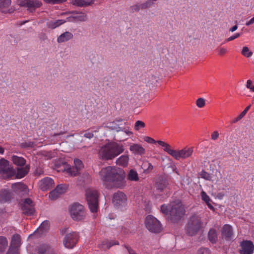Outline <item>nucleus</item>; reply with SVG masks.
Here are the masks:
<instances>
[{"label": "nucleus", "mask_w": 254, "mask_h": 254, "mask_svg": "<svg viewBox=\"0 0 254 254\" xmlns=\"http://www.w3.org/2000/svg\"><path fill=\"white\" fill-rule=\"evenodd\" d=\"M99 176L103 186L107 189L122 188L126 186V174L122 169L107 166L101 170Z\"/></svg>", "instance_id": "nucleus-1"}, {"label": "nucleus", "mask_w": 254, "mask_h": 254, "mask_svg": "<svg viewBox=\"0 0 254 254\" xmlns=\"http://www.w3.org/2000/svg\"><path fill=\"white\" fill-rule=\"evenodd\" d=\"M161 211L165 215L169 214L168 217L172 222H178L185 214L184 206L179 200L171 202L168 205H162Z\"/></svg>", "instance_id": "nucleus-2"}, {"label": "nucleus", "mask_w": 254, "mask_h": 254, "mask_svg": "<svg viewBox=\"0 0 254 254\" xmlns=\"http://www.w3.org/2000/svg\"><path fill=\"white\" fill-rule=\"evenodd\" d=\"M124 146L116 142H110L101 146L98 152L99 158L103 160H112L124 151Z\"/></svg>", "instance_id": "nucleus-3"}, {"label": "nucleus", "mask_w": 254, "mask_h": 254, "mask_svg": "<svg viewBox=\"0 0 254 254\" xmlns=\"http://www.w3.org/2000/svg\"><path fill=\"white\" fill-rule=\"evenodd\" d=\"M122 121V119L116 120L113 122L107 123L105 126L106 127L112 130H115L117 132L121 131V135L119 134L117 136V140L120 141L127 140L129 136L133 134L132 132L129 131L128 128L121 126L122 124L120 123Z\"/></svg>", "instance_id": "nucleus-4"}, {"label": "nucleus", "mask_w": 254, "mask_h": 254, "mask_svg": "<svg viewBox=\"0 0 254 254\" xmlns=\"http://www.w3.org/2000/svg\"><path fill=\"white\" fill-rule=\"evenodd\" d=\"M86 199L90 211L97 212L99 208V192L94 189H88L86 190Z\"/></svg>", "instance_id": "nucleus-5"}, {"label": "nucleus", "mask_w": 254, "mask_h": 254, "mask_svg": "<svg viewBox=\"0 0 254 254\" xmlns=\"http://www.w3.org/2000/svg\"><path fill=\"white\" fill-rule=\"evenodd\" d=\"M201 228L200 218L197 215L192 216L186 228L187 233L191 236L196 235Z\"/></svg>", "instance_id": "nucleus-6"}, {"label": "nucleus", "mask_w": 254, "mask_h": 254, "mask_svg": "<svg viewBox=\"0 0 254 254\" xmlns=\"http://www.w3.org/2000/svg\"><path fill=\"white\" fill-rule=\"evenodd\" d=\"M145 224L146 228L151 232L158 233L162 230L160 222L152 215H148L146 217Z\"/></svg>", "instance_id": "nucleus-7"}, {"label": "nucleus", "mask_w": 254, "mask_h": 254, "mask_svg": "<svg viewBox=\"0 0 254 254\" xmlns=\"http://www.w3.org/2000/svg\"><path fill=\"white\" fill-rule=\"evenodd\" d=\"M70 212L72 218L75 221L81 220L85 216L83 206L77 203L71 205Z\"/></svg>", "instance_id": "nucleus-8"}, {"label": "nucleus", "mask_w": 254, "mask_h": 254, "mask_svg": "<svg viewBox=\"0 0 254 254\" xmlns=\"http://www.w3.org/2000/svg\"><path fill=\"white\" fill-rule=\"evenodd\" d=\"M14 173V170L9 167V162L1 158L0 160V174L3 177L9 178L12 177Z\"/></svg>", "instance_id": "nucleus-9"}, {"label": "nucleus", "mask_w": 254, "mask_h": 254, "mask_svg": "<svg viewBox=\"0 0 254 254\" xmlns=\"http://www.w3.org/2000/svg\"><path fill=\"white\" fill-rule=\"evenodd\" d=\"M18 4L20 6L26 7L29 12H33L40 7L42 3L39 0H18Z\"/></svg>", "instance_id": "nucleus-10"}, {"label": "nucleus", "mask_w": 254, "mask_h": 254, "mask_svg": "<svg viewBox=\"0 0 254 254\" xmlns=\"http://www.w3.org/2000/svg\"><path fill=\"white\" fill-rule=\"evenodd\" d=\"M127 197L126 195L121 191L115 193L113 196V203L117 208H120L127 204Z\"/></svg>", "instance_id": "nucleus-11"}, {"label": "nucleus", "mask_w": 254, "mask_h": 254, "mask_svg": "<svg viewBox=\"0 0 254 254\" xmlns=\"http://www.w3.org/2000/svg\"><path fill=\"white\" fill-rule=\"evenodd\" d=\"M78 235L75 232H72L67 234L64 240V244L67 248L74 247L78 240Z\"/></svg>", "instance_id": "nucleus-12"}, {"label": "nucleus", "mask_w": 254, "mask_h": 254, "mask_svg": "<svg viewBox=\"0 0 254 254\" xmlns=\"http://www.w3.org/2000/svg\"><path fill=\"white\" fill-rule=\"evenodd\" d=\"M193 152L192 147H185L181 150H177L175 159L179 160L180 159H186L191 156Z\"/></svg>", "instance_id": "nucleus-13"}, {"label": "nucleus", "mask_w": 254, "mask_h": 254, "mask_svg": "<svg viewBox=\"0 0 254 254\" xmlns=\"http://www.w3.org/2000/svg\"><path fill=\"white\" fill-rule=\"evenodd\" d=\"M87 16L86 13L82 12L73 11L72 15L68 17L67 19L69 22H84L87 20Z\"/></svg>", "instance_id": "nucleus-14"}, {"label": "nucleus", "mask_w": 254, "mask_h": 254, "mask_svg": "<svg viewBox=\"0 0 254 254\" xmlns=\"http://www.w3.org/2000/svg\"><path fill=\"white\" fill-rule=\"evenodd\" d=\"M240 254H253L254 251V245L250 241H243L240 244Z\"/></svg>", "instance_id": "nucleus-15"}, {"label": "nucleus", "mask_w": 254, "mask_h": 254, "mask_svg": "<svg viewBox=\"0 0 254 254\" xmlns=\"http://www.w3.org/2000/svg\"><path fill=\"white\" fill-rule=\"evenodd\" d=\"M21 209L25 214L32 215L34 212V208L32 200L30 198L25 199L22 204Z\"/></svg>", "instance_id": "nucleus-16"}, {"label": "nucleus", "mask_w": 254, "mask_h": 254, "mask_svg": "<svg viewBox=\"0 0 254 254\" xmlns=\"http://www.w3.org/2000/svg\"><path fill=\"white\" fill-rule=\"evenodd\" d=\"M222 237L226 241H230L233 237V229L231 225L225 224L222 229Z\"/></svg>", "instance_id": "nucleus-17"}, {"label": "nucleus", "mask_w": 254, "mask_h": 254, "mask_svg": "<svg viewBox=\"0 0 254 254\" xmlns=\"http://www.w3.org/2000/svg\"><path fill=\"white\" fill-rule=\"evenodd\" d=\"M54 185V180L49 177H46L40 182V188L43 191L51 189Z\"/></svg>", "instance_id": "nucleus-18"}, {"label": "nucleus", "mask_w": 254, "mask_h": 254, "mask_svg": "<svg viewBox=\"0 0 254 254\" xmlns=\"http://www.w3.org/2000/svg\"><path fill=\"white\" fill-rule=\"evenodd\" d=\"M11 188L13 191L18 194H23L27 193L28 190L27 187L22 183L13 184L12 185Z\"/></svg>", "instance_id": "nucleus-19"}, {"label": "nucleus", "mask_w": 254, "mask_h": 254, "mask_svg": "<svg viewBox=\"0 0 254 254\" xmlns=\"http://www.w3.org/2000/svg\"><path fill=\"white\" fill-rule=\"evenodd\" d=\"M151 6V0H147L143 3H137L132 5L130 7V10L131 12L138 11L140 9H143L148 8Z\"/></svg>", "instance_id": "nucleus-20"}, {"label": "nucleus", "mask_w": 254, "mask_h": 254, "mask_svg": "<svg viewBox=\"0 0 254 254\" xmlns=\"http://www.w3.org/2000/svg\"><path fill=\"white\" fill-rule=\"evenodd\" d=\"M38 253L39 254H56L54 250L47 244L40 245L38 247Z\"/></svg>", "instance_id": "nucleus-21"}, {"label": "nucleus", "mask_w": 254, "mask_h": 254, "mask_svg": "<svg viewBox=\"0 0 254 254\" xmlns=\"http://www.w3.org/2000/svg\"><path fill=\"white\" fill-rule=\"evenodd\" d=\"M129 149L134 154L142 155L145 153V149L139 144L133 143L130 146Z\"/></svg>", "instance_id": "nucleus-22"}, {"label": "nucleus", "mask_w": 254, "mask_h": 254, "mask_svg": "<svg viewBox=\"0 0 254 254\" xmlns=\"http://www.w3.org/2000/svg\"><path fill=\"white\" fill-rule=\"evenodd\" d=\"M157 142L159 145L164 147V150L165 151L175 158L177 150L173 149L169 144L163 141L158 140L157 141Z\"/></svg>", "instance_id": "nucleus-23"}, {"label": "nucleus", "mask_w": 254, "mask_h": 254, "mask_svg": "<svg viewBox=\"0 0 254 254\" xmlns=\"http://www.w3.org/2000/svg\"><path fill=\"white\" fill-rule=\"evenodd\" d=\"M11 193L9 190L4 189L0 190V202H7L11 199Z\"/></svg>", "instance_id": "nucleus-24"}, {"label": "nucleus", "mask_w": 254, "mask_h": 254, "mask_svg": "<svg viewBox=\"0 0 254 254\" xmlns=\"http://www.w3.org/2000/svg\"><path fill=\"white\" fill-rule=\"evenodd\" d=\"M73 35L70 32L66 31L61 34L57 38V42L59 43H64L73 38Z\"/></svg>", "instance_id": "nucleus-25"}, {"label": "nucleus", "mask_w": 254, "mask_h": 254, "mask_svg": "<svg viewBox=\"0 0 254 254\" xmlns=\"http://www.w3.org/2000/svg\"><path fill=\"white\" fill-rule=\"evenodd\" d=\"M20 245L21 238L20 235L17 234L13 235L10 246L19 249Z\"/></svg>", "instance_id": "nucleus-26"}, {"label": "nucleus", "mask_w": 254, "mask_h": 254, "mask_svg": "<svg viewBox=\"0 0 254 254\" xmlns=\"http://www.w3.org/2000/svg\"><path fill=\"white\" fill-rule=\"evenodd\" d=\"M129 157L127 155H123L116 160V164L122 167H127L128 165Z\"/></svg>", "instance_id": "nucleus-27"}, {"label": "nucleus", "mask_w": 254, "mask_h": 254, "mask_svg": "<svg viewBox=\"0 0 254 254\" xmlns=\"http://www.w3.org/2000/svg\"><path fill=\"white\" fill-rule=\"evenodd\" d=\"M29 171V167L26 166L24 167L18 168L16 174V178L21 179L25 176Z\"/></svg>", "instance_id": "nucleus-28"}, {"label": "nucleus", "mask_w": 254, "mask_h": 254, "mask_svg": "<svg viewBox=\"0 0 254 254\" xmlns=\"http://www.w3.org/2000/svg\"><path fill=\"white\" fill-rule=\"evenodd\" d=\"M11 160L17 166H23L26 163V160L24 158L16 155L12 156Z\"/></svg>", "instance_id": "nucleus-29"}, {"label": "nucleus", "mask_w": 254, "mask_h": 254, "mask_svg": "<svg viewBox=\"0 0 254 254\" xmlns=\"http://www.w3.org/2000/svg\"><path fill=\"white\" fill-rule=\"evenodd\" d=\"M200 195L202 200L206 203L208 208L211 210L214 211L215 208L210 203L211 199L206 193L204 191L202 190L201 192Z\"/></svg>", "instance_id": "nucleus-30"}, {"label": "nucleus", "mask_w": 254, "mask_h": 254, "mask_svg": "<svg viewBox=\"0 0 254 254\" xmlns=\"http://www.w3.org/2000/svg\"><path fill=\"white\" fill-rule=\"evenodd\" d=\"M119 243L118 241H109L108 240H105L103 241L100 244H99V247L101 248L104 249H109L111 247L116 245H119Z\"/></svg>", "instance_id": "nucleus-31"}, {"label": "nucleus", "mask_w": 254, "mask_h": 254, "mask_svg": "<svg viewBox=\"0 0 254 254\" xmlns=\"http://www.w3.org/2000/svg\"><path fill=\"white\" fill-rule=\"evenodd\" d=\"M11 3V0H0V10L2 12L7 13Z\"/></svg>", "instance_id": "nucleus-32"}, {"label": "nucleus", "mask_w": 254, "mask_h": 254, "mask_svg": "<svg viewBox=\"0 0 254 254\" xmlns=\"http://www.w3.org/2000/svg\"><path fill=\"white\" fill-rule=\"evenodd\" d=\"M155 187L156 190L155 191L154 193L156 195H161L162 194L160 193L162 192L166 188V184L164 181H160L156 184Z\"/></svg>", "instance_id": "nucleus-33"}, {"label": "nucleus", "mask_w": 254, "mask_h": 254, "mask_svg": "<svg viewBox=\"0 0 254 254\" xmlns=\"http://www.w3.org/2000/svg\"><path fill=\"white\" fill-rule=\"evenodd\" d=\"M65 22V20L63 19L51 20L47 23V27L49 28L55 29L64 23Z\"/></svg>", "instance_id": "nucleus-34"}, {"label": "nucleus", "mask_w": 254, "mask_h": 254, "mask_svg": "<svg viewBox=\"0 0 254 254\" xmlns=\"http://www.w3.org/2000/svg\"><path fill=\"white\" fill-rule=\"evenodd\" d=\"M208 237L209 241L211 243H216L218 239L216 230L214 229H210L208 232Z\"/></svg>", "instance_id": "nucleus-35"}, {"label": "nucleus", "mask_w": 254, "mask_h": 254, "mask_svg": "<svg viewBox=\"0 0 254 254\" xmlns=\"http://www.w3.org/2000/svg\"><path fill=\"white\" fill-rule=\"evenodd\" d=\"M99 128V127H93L87 129L84 132L83 136L88 139H91L94 136V132H98Z\"/></svg>", "instance_id": "nucleus-36"}, {"label": "nucleus", "mask_w": 254, "mask_h": 254, "mask_svg": "<svg viewBox=\"0 0 254 254\" xmlns=\"http://www.w3.org/2000/svg\"><path fill=\"white\" fill-rule=\"evenodd\" d=\"M127 179L131 181H138L139 177L137 172L133 169L130 170L127 175Z\"/></svg>", "instance_id": "nucleus-37"}, {"label": "nucleus", "mask_w": 254, "mask_h": 254, "mask_svg": "<svg viewBox=\"0 0 254 254\" xmlns=\"http://www.w3.org/2000/svg\"><path fill=\"white\" fill-rule=\"evenodd\" d=\"M8 246V241L6 237L0 236V252H4Z\"/></svg>", "instance_id": "nucleus-38"}, {"label": "nucleus", "mask_w": 254, "mask_h": 254, "mask_svg": "<svg viewBox=\"0 0 254 254\" xmlns=\"http://www.w3.org/2000/svg\"><path fill=\"white\" fill-rule=\"evenodd\" d=\"M94 1V0H75L73 4L79 6H85L90 5Z\"/></svg>", "instance_id": "nucleus-39"}, {"label": "nucleus", "mask_w": 254, "mask_h": 254, "mask_svg": "<svg viewBox=\"0 0 254 254\" xmlns=\"http://www.w3.org/2000/svg\"><path fill=\"white\" fill-rule=\"evenodd\" d=\"M50 227V222L49 221L46 220L43 221L42 224L40 225L39 228L38 229V231L41 232L42 233H43L46 231H47Z\"/></svg>", "instance_id": "nucleus-40"}, {"label": "nucleus", "mask_w": 254, "mask_h": 254, "mask_svg": "<svg viewBox=\"0 0 254 254\" xmlns=\"http://www.w3.org/2000/svg\"><path fill=\"white\" fill-rule=\"evenodd\" d=\"M251 105L248 106L237 118L233 120L232 123H236L241 120L247 114L251 108Z\"/></svg>", "instance_id": "nucleus-41"}, {"label": "nucleus", "mask_w": 254, "mask_h": 254, "mask_svg": "<svg viewBox=\"0 0 254 254\" xmlns=\"http://www.w3.org/2000/svg\"><path fill=\"white\" fill-rule=\"evenodd\" d=\"M142 168L144 170V172L146 173H148L152 170L153 166L148 161H145L143 163Z\"/></svg>", "instance_id": "nucleus-42"}, {"label": "nucleus", "mask_w": 254, "mask_h": 254, "mask_svg": "<svg viewBox=\"0 0 254 254\" xmlns=\"http://www.w3.org/2000/svg\"><path fill=\"white\" fill-rule=\"evenodd\" d=\"M200 177L205 180L214 182V180L212 179L211 175L208 172L204 170H202L200 173Z\"/></svg>", "instance_id": "nucleus-43"}, {"label": "nucleus", "mask_w": 254, "mask_h": 254, "mask_svg": "<svg viewBox=\"0 0 254 254\" xmlns=\"http://www.w3.org/2000/svg\"><path fill=\"white\" fill-rule=\"evenodd\" d=\"M241 54L247 58H250L253 55V52L250 51L248 47H244L243 48Z\"/></svg>", "instance_id": "nucleus-44"}, {"label": "nucleus", "mask_w": 254, "mask_h": 254, "mask_svg": "<svg viewBox=\"0 0 254 254\" xmlns=\"http://www.w3.org/2000/svg\"><path fill=\"white\" fill-rule=\"evenodd\" d=\"M67 188V186L65 185L61 184L58 185L55 190L61 195L66 191Z\"/></svg>", "instance_id": "nucleus-45"}, {"label": "nucleus", "mask_w": 254, "mask_h": 254, "mask_svg": "<svg viewBox=\"0 0 254 254\" xmlns=\"http://www.w3.org/2000/svg\"><path fill=\"white\" fill-rule=\"evenodd\" d=\"M66 171L71 176H75L79 173V170L75 167H72L68 168Z\"/></svg>", "instance_id": "nucleus-46"}, {"label": "nucleus", "mask_w": 254, "mask_h": 254, "mask_svg": "<svg viewBox=\"0 0 254 254\" xmlns=\"http://www.w3.org/2000/svg\"><path fill=\"white\" fill-rule=\"evenodd\" d=\"M145 127V124L143 122L137 121L135 123L134 128L135 130H139L140 129L144 128Z\"/></svg>", "instance_id": "nucleus-47"}, {"label": "nucleus", "mask_w": 254, "mask_h": 254, "mask_svg": "<svg viewBox=\"0 0 254 254\" xmlns=\"http://www.w3.org/2000/svg\"><path fill=\"white\" fill-rule=\"evenodd\" d=\"M60 194L55 189L51 191L49 193V198L51 199H56L58 198L60 196Z\"/></svg>", "instance_id": "nucleus-48"}, {"label": "nucleus", "mask_w": 254, "mask_h": 254, "mask_svg": "<svg viewBox=\"0 0 254 254\" xmlns=\"http://www.w3.org/2000/svg\"><path fill=\"white\" fill-rule=\"evenodd\" d=\"M196 106L200 108H203L205 105V102L204 99L202 98H199L196 101Z\"/></svg>", "instance_id": "nucleus-49"}, {"label": "nucleus", "mask_w": 254, "mask_h": 254, "mask_svg": "<svg viewBox=\"0 0 254 254\" xmlns=\"http://www.w3.org/2000/svg\"><path fill=\"white\" fill-rule=\"evenodd\" d=\"M74 167L80 170L83 167V164L81 160L76 159L74 161Z\"/></svg>", "instance_id": "nucleus-50"}, {"label": "nucleus", "mask_w": 254, "mask_h": 254, "mask_svg": "<svg viewBox=\"0 0 254 254\" xmlns=\"http://www.w3.org/2000/svg\"><path fill=\"white\" fill-rule=\"evenodd\" d=\"M19 254V249L17 248L10 247H9L6 254Z\"/></svg>", "instance_id": "nucleus-51"}, {"label": "nucleus", "mask_w": 254, "mask_h": 254, "mask_svg": "<svg viewBox=\"0 0 254 254\" xmlns=\"http://www.w3.org/2000/svg\"><path fill=\"white\" fill-rule=\"evenodd\" d=\"M197 254H210V251L207 248H200L197 251Z\"/></svg>", "instance_id": "nucleus-52"}, {"label": "nucleus", "mask_w": 254, "mask_h": 254, "mask_svg": "<svg viewBox=\"0 0 254 254\" xmlns=\"http://www.w3.org/2000/svg\"><path fill=\"white\" fill-rule=\"evenodd\" d=\"M252 81L251 80H248L246 84V87L252 92H254V85L252 86Z\"/></svg>", "instance_id": "nucleus-53"}, {"label": "nucleus", "mask_w": 254, "mask_h": 254, "mask_svg": "<svg viewBox=\"0 0 254 254\" xmlns=\"http://www.w3.org/2000/svg\"><path fill=\"white\" fill-rule=\"evenodd\" d=\"M56 155L57 152L55 151L48 152L46 154V156L49 159L55 157Z\"/></svg>", "instance_id": "nucleus-54"}, {"label": "nucleus", "mask_w": 254, "mask_h": 254, "mask_svg": "<svg viewBox=\"0 0 254 254\" xmlns=\"http://www.w3.org/2000/svg\"><path fill=\"white\" fill-rule=\"evenodd\" d=\"M240 36H241V34L240 33H236L234 35L231 36L230 37H229L228 38H227L226 40V42H229V41H232V40H234V39H235L236 38H238Z\"/></svg>", "instance_id": "nucleus-55"}, {"label": "nucleus", "mask_w": 254, "mask_h": 254, "mask_svg": "<svg viewBox=\"0 0 254 254\" xmlns=\"http://www.w3.org/2000/svg\"><path fill=\"white\" fill-rule=\"evenodd\" d=\"M144 140L149 143H155L157 142L153 138L149 136H145L144 137Z\"/></svg>", "instance_id": "nucleus-56"}, {"label": "nucleus", "mask_w": 254, "mask_h": 254, "mask_svg": "<svg viewBox=\"0 0 254 254\" xmlns=\"http://www.w3.org/2000/svg\"><path fill=\"white\" fill-rule=\"evenodd\" d=\"M46 2L52 3H58L64 2L66 0H44Z\"/></svg>", "instance_id": "nucleus-57"}, {"label": "nucleus", "mask_w": 254, "mask_h": 254, "mask_svg": "<svg viewBox=\"0 0 254 254\" xmlns=\"http://www.w3.org/2000/svg\"><path fill=\"white\" fill-rule=\"evenodd\" d=\"M222 183L225 187H228L230 185V181L227 178L225 177L222 180Z\"/></svg>", "instance_id": "nucleus-58"}, {"label": "nucleus", "mask_w": 254, "mask_h": 254, "mask_svg": "<svg viewBox=\"0 0 254 254\" xmlns=\"http://www.w3.org/2000/svg\"><path fill=\"white\" fill-rule=\"evenodd\" d=\"M44 173L43 169L42 167H37L35 170V174L37 175H41L43 174Z\"/></svg>", "instance_id": "nucleus-59"}, {"label": "nucleus", "mask_w": 254, "mask_h": 254, "mask_svg": "<svg viewBox=\"0 0 254 254\" xmlns=\"http://www.w3.org/2000/svg\"><path fill=\"white\" fill-rule=\"evenodd\" d=\"M219 136V133L217 131H214L212 134H211V139L212 140H216Z\"/></svg>", "instance_id": "nucleus-60"}, {"label": "nucleus", "mask_w": 254, "mask_h": 254, "mask_svg": "<svg viewBox=\"0 0 254 254\" xmlns=\"http://www.w3.org/2000/svg\"><path fill=\"white\" fill-rule=\"evenodd\" d=\"M227 52V50L224 47L220 48L219 49V54L221 56L224 55Z\"/></svg>", "instance_id": "nucleus-61"}, {"label": "nucleus", "mask_w": 254, "mask_h": 254, "mask_svg": "<svg viewBox=\"0 0 254 254\" xmlns=\"http://www.w3.org/2000/svg\"><path fill=\"white\" fill-rule=\"evenodd\" d=\"M254 23V16L249 21L246 23V25L249 26Z\"/></svg>", "instance_id": "nucleus-62"}, {"label": "nucleus", "mask_w": 254, "mask_h": 254, "mask_svg": "<svg viewBox=\"0 0 254 254\" xmlns=\"http://www.w3.org/2000/svg\"><path fill=\"white\" fill-rule=\"evenodd\" d=\"M125 247L127 248L129 254H136L131 249L127 246Z\"/></svg>", "instance_id": "nucleus-63"}, {"label": "nucleus", "mask_w": 254, "mask_h": 254, "mask_svg": "<svg viewBox=\"0 0 254 254\" xmlns=\"http://www.w3.org/2000/svg\"><path fill=\"white\" fill-rule=\"evenodd\" d=\"M238 25H235V26H233L229 29V31L233 32L235 31L238 29Z\"/></svg>", "instance_id": "nucleus-64"}]
</instances>
